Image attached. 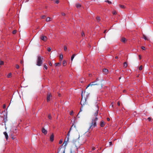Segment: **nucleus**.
<instances>
[{"instance_id":"7","label":"nucleus","mask_w":153,"mask_h":153,"mask_svg":"<svg viewBox=\"0 0 153 153\" xmlns=\"http://www.w3.org/2000/svg\"><path fill=\"white\" fill-rule=\"evenodd\" d=\"M51 97V95L50 93H48L47 97V101L48 102L50 101Z\"/></svg>"},{"instance_id":"12","label":"nucleus","mask_w":153,"mask_h":153,"mask_svg":"<svg viewBox=\"0 0 153 153\" xmlns=\"http://www.w3.org/2000/svg\"><path fill=\"white\" fill-rule=\"evenodd\" d=\"M61 62L56 63L55 64V65L56 66H61Z\"/></svg>"},{"instance_id":"19","label":"nucleus","mask_w":153,"mask_h":153,"mask_svg":"<svg viewBox=\"0 0 153 153\" xmlns=\"http://www.w3.org/2000/svg\"><path fill=\"white\" fill-rule=\"evenodd\" d=\"M81 4H76V7H77V8H79V7H81Z\"/></svg>"},{"instance_id":"35","label":"nucleus","mask_w":153,"mask_h":153,"mask_svg":"<svg viewBox=\"0 0 153 153\" xmlns=\"http://www.w3.org/2000/svg\"><path fill=\"white\" fill-rule=\"evenodd\" d=\"M49 65L50 66H52V64L51 62H49Z\"/></svg>"},{"instance_id":"10","label":"nucleus","mask_w":153,"mask_h":153,"mask_svg":"<svg viewBox=\"0 0 153 153\" xmlns=\"http://www.w3.org/2000/svg\"><path fill=\"white\" fill-rule=\"evenodd\" d=\"M4 135L5 138L7 140L8 138V134L6 132H4Z\"/></svg>"},{"instance_id":"3","label":"nucleus","mask_w":153,"mask_h":153,"mask_svg":"<svg viewBox=\"0 0 153 153\" xmlns=\"http://www.w3.org/2000/svg\"><path fill=\"white\" fill-rule=\"evenodd\" d=\"M65 147H63L62 146H61L58 149V153H65Z\"/></svg>"},{"instance_id":"31","label":"nucleus","mask_w":153,"mask_h":153,"mask_svg":"<svg viewBox=\"0 0 153 153\" xmlns=\"http://www.w3.org/2000/svg\"><path fill=\"white\" fill-rule=\"evenodd\" d=\"M51 49L50 48H48V51L50 52L51 51Z\"/></svg>"},{"instance_id":"9","label":"nucleus","mask_w":153,"mask_h":153,"mask_svg":"<svg viewBox=\"0 0 153 153\" xmlns=\"http://www.w3.org/2000/svg\"><path fill=\"white\" fill-rule=\"evenodd\" d=\"M42 131L43 133L45 134H47V131L44 128H42Z\"/></svg>"},{"instance_id":"55","label":"nucleus","mask_w":153,"mask_h":153,"mask_svg":"<svg viewBox=\"0 0 153 153\" xmlns=\"http://www.w3.org/2000/svg\"><path fill=\"white\" fill-rule=\"evenodd\" d=\"M82 103V101H81V104H82V103Z\"/></svg>"},{"instance_id":"6","label":"nucleus","mask_w":153,"mask_h":153,"mask_svg":"<svg viewBox=\"0 0 153 153\" xmlns=\"http://www.w3.org/2000/svg\"><path fill=\"white\" fill-rule=\"evenodd\" d=\"M41 39L44 41H45L47 40V38L46 36H44L43 35L41 36L40 37Z\"/></svg>"},{"instance_id":"21","label":"nucleus","mask_w":153,"mask_h":153,"mask_svg":"<svg viewBox=\"0 0 153 153\" xmlns=\"http://www.w3.org/2000/svg\"><path fill=\"white\" fill-rule=\"evenodd\" d=\"M126 39L124 38H122L121 39V41L123 42H125Z\"/></svg>"},{"instance_id":"48","label":"nucleus","mask_w":153,"mask_h":153,"mask_svg":"<svg viewBox=\"0 0 153 153\" xmlns=\"http://www.w3.org/2000/svg\"><path fill=\"white\" fill-rule=\"evenodd\" d=\"M148 120H149V121H151V118L150 117H149L148 118Z\"/></svg>"},{"instance_id":"41","label":"nucleus","mask_w":153,"mask_h":153,"mask_svg":"<svg viewBox=\"0 0 153 153\" xmlns=\"http://www.w3.org/2000/svg\"><path fill=\"white\" fill-rule=\"evenodd\" d=\"M117 104L118 106H120V103L119 102H118L117 103Z\"/></svg>"},{"instance_id":"50","label":"nucleus","mask_w":153,"mask_h":153,"mask_svg":"<svg viewBox=\"0 0 153 153\" xmlns=\"http://www.w3.org/2000/svg\"><path fill=\"white\" fill-rule=\"evenodd\" d=\"M118 58V56H116L115 57V58H116V59H117V58Z\"/></svg>"},{"instance_id":"11","label":"nucleus","mask_w":153,"mask_h":153,"mask_svg":"<svg viewBox=\"0 0 153 153\" xmlns=\"http://www.w3.org/2000/svg\"><path fill=\"white\" fill-rule=\"evenodd\" d=\"M67 65V62L66 60H64L62 62V65L64 66H66Z\"/></svg>"},{"instance_id":"33","label":"nucleus","mask_w":153,"mask_h":153,"mask_svg":"<svg viewBox=\"0 0 153 153\" xmlns=\"http://www.w3.org/2000/svg\"><path fill=\"white\" fill-rule=\"evenodd\" d=\"M16 30H13V33L14 34H15L16 33Z\"/></svg>"},{"instance_id":"49","label":"nucleus","mask_w":153,"mask_h":153,"mask_svg":"<svg viewBox=\"0 0 153 153\" xmlns=\"http://www.w3.org/2000/svg\"><path fill=\"white\" fill-rule=\"evenodd\" d=\"M93 150H94L95 149V148L94 147L92 148Z\"/></svg>"},{"instance_id":"46","label":"nucleus","mask_w":153,"mask_h":153,"mask_svg":"<svg viewBox=\"0 0 153 153\" xmlns=\"http://www.w3.org/2000/svg\"><path fill=\"white\" fill-rule=\"evenodd\" d=\"M107 2L109 4H111V2L109 1H107Z\"/></svg>"},{"instance_id":"17","label":"nucleus","mask_w":153,"mask_h":153,"mask_svg":"<svg viewBox=\"0 0 153 153\" xmlns=\"http://www.w3.org/2000/svg\"><path fill=\"white\" fill-rule=\"evenodd\" d=\"M76 56V54H74L72 56H71V61H72L74 58V57L75 56Z\"/></svg>"},{"instance_id":"22","label":"nucleus","mask_w":153,"mask_h":153,"mask_svg":"<svg viewBox=\"0 0 153 153\" xmlns=\"http://www.w3.org/2000/svg\"><path fill=\"white\" fill-rule=\"evenodd\" d=\"M127 66V65L126 62L124 63L123 64V67L125 68H126Z\"/></svg>"},{"instance_id":"36","label":"nucleus","mask_w":153,"mask_h":153,"mask_svg":"<svg viewBox=\"0 0 153 153\" xmlns=\"http://www.w3.org/2000/svg\"><path fill=\"white\" fill-rule=\"evenodd\" d=\"M120 7L122 8H125V7L124 5H120Z\"/></svg>"},{"instance_id":"44","label":"nucleus","mask_w":153,"mask_h":153,"mask_svg":"<svg viewBox=\"0 0 153 153\" xmlns=\"http://www.w3.org/2000/svg\"><path fill=\"white\" fill-rule=\"evenodd\" d=\"M97 20L98 21L99 20H100V18H99V17H97Z\"/></svg>"},{"instance_id":"47","label":"nucleus","mask_w":153,"mask_h":153,"mask_svg":"<svg viewBox=\"0 0 153 153\" xmlns=\"http://www.w3.org/2000/svg\"><path fill=\"white\" fill-rule=\"evenodd\" d=\"M62 14L63 16H65V13H62Z\"/></svg>"},{"instance_id":"16","label":"nucleus","mask_w":153,"mask_h":153,"mask_svg":"<svg viewBox=\"0 0 153 153\" xmlns=\"http://www.w3.org/2000/svg\"><path fill=\"white\" fill-rule=\"evenodd\" d=\"M12 76V74L11 73H9L7 76V78H10Z\"/></svg>"},{"instance_id":"52","label":"nucleus","mask_w":153,"mask_h":153,"mask_svg":"<svg viewBox=\"0 0 153 153\" xmlns=\"http://www.w3.org/2000/svg\"><path fill=\"white\" fill-rule=\"evenodd\" d=\"M111 105H112V107L113 106V104H112V103H111Z\"/></svg>"},{"instance_id":"27","label":"nucleus","mask_w":153,"mask_h":153,"mask_svg":"<svg viewBox=\"0 0 153 153\" xmlns=\"http://www.w3.org/2000/svg\"><path fill=\"white\" fill-rule=\"evenodd\" d=\"M142 69H143V66H142L141 65L140 67L139 68V69L140 70H141Z\"/></svg>"},{"instance_id":"20","label":"nucleus","mask_w":153,"mask_h":153,"mask_svg":"<svg viewBox=\"0 0 153 153\" xmlns=\"http://www.w3.org/2000/svg\"><path fill=\"white\" fill-rule=\"evenodd\" d=\"M143 38L145 40H148V39L144 35H143Z\"/></svg>"},{"instance_id":"32","label":"nucleus","mask_w":153,"mask_h":153,"mask_svg":"<svg viewBox=\"0 0 153 153\" xmlns=\"http://www.w3.org/2000/svg\"><path fill=\"white\" fill-rule=\"evenodd\" d=\"M48 118H49V119H51V115H50V114L48 115Z\"/></svg>"},{"instance_id":"8","label":"nucleus","mask_w":153,"mask_h":153,"mask_svg":"<svg viewBox=\"0 0 153 153\" xmlns=\"http://www.w3.org/2000/svg\"><path fill=\"white\" fill-rule=\"evenodd\" d=\"M105 123L103 120H102L100 123V126L102 127H103L105 126Z\"/></svg>"},{"instance_id":"43","label":"nucleus","mask_w":153,"mask_h":153,"mask_svg":"<svg viewBox=\"0 0 153 153\" xmlns=\"http://www.w3.org/2000/svg\"><path fill=\"white\" fill-rule=\"evenodd\" d=\"M139 59H141V55H139Z\"/></svg>"},{"instance_id":"23","label":"nucleus","mask_w":153,"mask_h":153,"mask_svg":"<svg viewBox=\"0 0 153 153\" xmlns=\"http://www.w3.org/2000/svg\"><path fill=\"white\" fill-rule=\"evenodd\" d=\"M63 141V139H60V140H59V144H61L62 143V142Z\"/></svg>"},{"instance_id":"37","label":"nucleus","mask_w":153,"mask_h":153,"mask_svg":"<svg viewBox=\"0 0 153 153\" xmlns=\"http://www.w3.org/2000/svg\"><path fill=\"white\" fill-rule=\"evenodd\" d=\"M141 48L143 50H145V48L144 47H143V46H142L141 47Z\"/></svg>"},{"instance_id":"40","label":"nucleus","mask_w":153,"mask_h":153,"mask_svg":"<svg viewBox=\"0 0 153 153\" xmlns=\"http://www.w3.org/2000/svg\"><path fill=\"white\" fill-rule=\"evenodd\" d=\"M109 145L110 146L112 145V142H109Z\"/></svg>"},{"instance_id":"15","label":"nucleus","mask_w":153,"mask_h":153,"mask_svg":"<svg viewBox=\"0 0 153 153\" xmlns=\"http://www.w3.org/2000/svg\"><path fill=\"white\" fill-rule=\"evenodd\" d=\"M67 144V141H65L64 142L63 145H64V146H65L64 147H66V146Z\"/></svg>"},{"instance_id":"30","label":"nucleus","mask_w":153,"mask_h":153,"mask_svg":"<svg viewBox=\"0 0 153 153\" xmlns=\"http://www.w3.org/2000/svg\"><path fill=\"white\" fill-rule=\"evenodd\" d=\"M16 68L17 69L19 68V66L18 65H16Z\"/></svg>"},{"instance_id":"39","label":"nucleus","mask_w":153,"mask_h":153,"mask_svg":"<svg viewBox=\"0 0 153 153\" xmlns=\"http://www.w3.org/2000/svg\"><path fill=\"white\" fill-rule=\"evenodd\" d=\"M82 36H84V33L83 32H82Z\"/></svg>"},{"instance_id":"53","label":"nucleus","mask_w":153,"mask_h":153,"mask_svg":"<svg viewBox=\"0 0 153 153\" xmlns=\"http://www.w3.org/2000/svg\"><path fill=\"white\" fill-rule=\"evenodd\" d=\"M71 153H75L74 152H72L71 151Z\"/></svg>"},{"instance_id":"5","label":"nucleus","mask_w":153,"mask_h":153,"mask_svg":"<svg viewBox=\"0 0 153 153\" xmlns=\"http://www.w3.org/2000/svg\"><path fill=\"white\" fill-rule=\"evenodd\" d=\"M54 140V135L53 133H52L50 137V140L51 142H53Z\"/></svg>"},{"instance_id":"29","label":"nucleus","mask_w":153,"mask_h":153,"mask_svg":"<svg viewBox=\"0 0 153 153\" xmlns=\"http://www.w3.org/2000/svg\"><path fill=\"white\" fill-rule=\"evenodd\" d=\"M64 50L65 51H67V48L66 46H64Z\"/></svg>"},{"instance_id":"38","label":"nucleus","mask_w":153,"mask_h":153,"mask_svg":"<svg viewBox=\"0 0 153 153\" xmlns=\"http://www.w3.org/2000/svg\"><path fill=\"white\" fill-rule=\"evenodd\" d=\"M6 107V105H3V108H5Z\"/></svg>"},{"instance_id":"25","label":"nucleus","mask_w":153,"mask_h":153,"mask_svg":"<svg viewBox=\"0 0 153 153\" xmlns=\"http://www.w3.org/2000/svg\"><path fill=\"white\" fill-rule=\"evenodd\" d=\"M73 111H72L70 112V114L71 115H73Z\"/></svg>"},{"instance_id":"54","label":"nucleus","mask_w":153,"mask_h":153,"mask_svg":"<svg viewBox=\"0 0 153 153\" xmlns=\"http://www.w3.org/2000/svg\"><path fill=\"white\" fill-rule=\"evenodd\" d=\"M82 111V110L81 109H80V111Z\"/></svg>"},{"instance_id":"4","label":"nucleus","mask_w":153,"mask_h":153,"mask_svg":"<svg viewBox=\"0 0 153 153\" xmlns=\"http://www.w3.org/2000/svg\"><path fill=\"white\" fill-rule=\"evenodd\" d=\"M98 84L97 83H96V81H94L91 82L90 84H89L86 87V88H87L89 86H92V85H97Z\"/></svg>"},{"instance_id":"28","label":"nucleus","mask_w":153,"mask_h":153,"mask_svg":"<svg viewBox=\"0 0 153 153\" xmlns=\"http://www.w3.org/2000/svg\"><path fill=\"white\" fill-rule=\"evenodd\" d=\"M55 3L56 4L59 3V1L58 0H55Z\"/></svg>"},{"instance_id":"51","label":"nucleus","mask_w":153,"mask_h":153,"mask_svg":"<svg viewBox=\"0 0 153 153\" xmlns=\"http://www.w3.org/2000/svg\"><path fill=\"white\" fill-rule=\"evenodd\" d=\"M22 63H23V61H21V64H22Z\"/></svg>"},{"instance_id":"34","label":"nucleus","mask_w":153,"mask_h":153,"mask_svg":"<svg viewBox=\"0 0 153 153\" xmlns=\"http://www.w3.org/2000/svg\"><path fill=\"white\" fill-rule=\"evenodd\" d=\"M113 14H114V15H115L116 14H117V12L116 11H114V12H113Z\"/></svg>"},{"instance_id":"24","label":"nucleus","mask_w":153,"mask_h":153,"mask_svg":"<svg viewBox=\"0 0 153 153\" xmlns=\"http://www.w3.org/2000/svg\"><path fill=\"white\" fill-rule=\"evenodd\" d=\"M44 68L45 70H47V69H48L47 66L45 65H44Z\"/></svg>"},{"instance_id":"2","label":"nucleus","mask_w":153,"mask_h":153,"mask_svg":"<svg viewBox=\"0 0 153 153\" xmlns=\"http://www.w3.org/2000/svg\"><path fill=\"white\" fill-rule=\"evenodd\" d=\"M43 59V58H42L40 56H38L37 60L36 65L39 66L41 65L42 64Z\"/></svg>"},{"instance_id":"26","label":"nucleus","mask_w":153,"mask_h":153,"mask_svg":"<svg viewBox=\"0 0 153 153\" xmlns=\"http://www.w3.org/2000/svg\"><path fill=\"white\" fill-rule=\"evenodd\" d=\"M3 64H4V62L2 61H0V65H3Z\"/></svg>"},{"instance_id":"18","label":"nucleus","mask_w":153,"mask_h":153,"mask_svg":"<svg viewBox=\"0 0 153 153\" xmlns=\"http://www.w3.org/2000/svg\"><path fill=\"white\" fill-rule=\"evenodd\" d=\"M51 19L50 17H48L46 19V21L47 22H49L51 21Z\"/></svg>"},{"instance_id":"13","label":"nucleus","mask_w":153,"mask_h":153,"mask_svg":"<svg viewBox=\"0 0 153 153\" xmlns=\"http://www.w3.org/2000/svg\"><path fill=\"white\" fill-rule=\"evenodd\" d=\"M103 71L105 74H107L108 72V70L106 69H104L103 70Z\"/></svg>"},{"instance_id":"42","label":"nucleus","mask_w":153,"mask_h":153,"mask_svg":"<svg viewBox=\"0 0 153 153\" xmlns=\"http://www.w3.org/2000/svg\"><path fill=\"white\" fill-rule=\"evenodd\" d=\"M45 17V16L43 15V16H42V19H44Z\"/></svg>"},{"instance_id":"14","label":"nucleus","mask_w":153,"mask_h":153,"mask_svg":"<svg viewBox=\"0 0 153 153\" xmlns=\"http://www.w3.org/2000/svg\"><path fill=\"white\" fill-rule=\"evenodd\" d=\"M63 58V56L62 54H60L59 56V59L61 61H62Z\"/></svg>"},{"instance_id":"1","label":"nucleus","mask_w":153,"mask_h":153,"mask_svg":"<svg viewBox=\"0 0 153 153\" xmlns=\"http://www.w3.org/2000/svg\"><path fill=\"white\" fill-rule=\"evenodd\" d=\"M97 114L98 112L97 111L94 114V116L96 117L93 118L90 128L93 129L97 126L96 121L98 120V118L97 117Z\"/></svg>"},{"instance_id":"45","label":"nucleus","mask_w":153,"mask_h":153,"mask_svg":"<svg viewBox=\"0 0 153 153\" xmlns=\"http://www.w3.org/2000/svg\"><path fill=\"white\" fill-rule=\"evenodd\" d=\"M107 120L108 121H109L110 120V119L109 118H107Z\"/></svg>"}]
</instances>
